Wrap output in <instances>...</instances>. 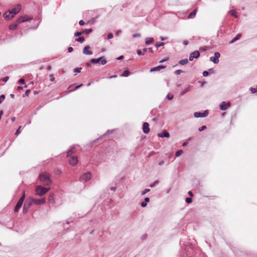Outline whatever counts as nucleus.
<instances>
[{"mask_svg": "<svg viewBox=\"0 0 257 257\" xmlns=\"http://www.w3.org/2000/svg\"><path fill=\"white\" fill-rule=\"evenodd\" d=\"M39 179L40 182L44 185H50L51 183V180L46 173H43L39 175Z\"/></svg>", "mask_w": 257, "mask_h": 257, "instance_id": "1", "label": "nucleus"}, {"mask_svg": "<svg viewBox=\"0 0 257 257\" xmlns=\"http://www.w3.org/2000/svg\"><path fill=\"white\" fill-rule=\"evenodd\" d=\"M49 188H45L41 186H38L36 189V194L38 196H42L45 194L49 190Z\"/></svg>", "mask_w": 257, "mask_h": 257, "instance_id": "2", "label": "nucleus"}, {"mask_svg": "<svg viewBox=\"0 0 257 257\" xmlns=\"http://www.w3.org/2000/svg\"><path fill=\"white\" fill-rule=\"evenodd\" d=\"M99 62H100L101 65H104L106 63L107 61L103 56L100 57L97 59H91L90 60V63L93 64H96Z\"/></svg>", "mask_w": 257, "mask_h": 257, "instance_id": "3", "label": "nucleus"}, {"mask_svg": "<svg viewBox=\"0 0 257 257\" xmlns=\"http://www.w3.org/2000/svg\"><path fill=\"white\" fill-rule=\"evenodd\" d=\"M29 199L32 204L33 203H34L37 205H43V204H45L46 202L45 199L44 198L34 199V198H29Z\"/></svg>", "mask_w": 257, "mask_h": 257, "instance_id": "4", "label": "nucleus"}, {"mask_svg": "<svg viewBox=\"0 0 257 257\" xmlns=\"http://www.w3.org/2000/svg\"><path fill=\"white\" fill-rule=\"evenodd\" d=\"M21 6L20 5V4H17L15 6H14V7L9 10L11 14L12 15H14V17L18 13H19L20 12V11H21Z\"/></svg>", "mask_w": 257, "mask_h": 257, "instance_id": "5", "label": "nucleus"}, {"mask_svg": "<svg viewBox=\"0 0 257 257\" xmlns=\"http://www.w3.org/2000/svg\"><path fill=\"white\" fill-rule=\"evenodd\" d=\"M220 53L218 52H216L214 54V56L210 57V60L214 64H217L219 62L218 58L220 57Z\"/></svg>", "mask_w": 257, "mask_h": 257, "instance_id": "6", "label": "nucleus"}, {"mask_svg": "<svg viewBox=\"0 0 257 257\" xmlns=\"http://www.w3.org/2000/svg\"><path fill=\"white\" fill-rule=\"evenodd\" d=\"M32 19V18L28 16H24L20 17L17 19V22L18 24H20V23H24V22H25L27 21H29L31 20Z\"/></svg>", "mask_w": 257, "mask_h": 257, "instance_id": "7", "label": "nucleus"}, {"mask_svg": "<svg viewBox=\"0 0 257 257\" xmlns=\"http://www.w3.org/2000/svg\"><path fill=\"white\" fill-rule=\"evenodd\" d=\"M91 178V173L89 172H87L86 173H84L81 176V180L87 181L90 180Z\"/></svg>", "mask_w": 257, "mask_h": 257, "instance_id": "8", "label": "nucleus"}, {"mask_svg": "<svg viewBox=\"0 0 257 257\" xmlns=\"http://www.w3.org/2000/svg\"><path fill=\"white\" fill-rule=\"evenodd\" d=\"M208 114V110H205L204 112H195L194 113V116L196 118L204 117L207 116Z\"/></svg>", "mask_w": 257, "mask_h": 257, "instance_id": "9", "label": "nucleus"}, {"mask_svg": "<svg viewBox=\"0 0 257 257\" xmlns=\"http://www.w3.org/2000/svg\"><path fill=\"white\" fill-rule=\"evenodd\" d=\"M230 106V103L228 102L226 103L225 101H223L219 105V108L222 110H225L228 107Z\"/></svg>", "mask_w": 257, "mask_h": 257, "instance_id": "10", "label": "nucleus"}, {"mask_svg": "<svg viewBox=\"0 0 257 257\" xmlns=\"http://www.w3.org/2000/svg\"><path fill=\"white\" fill-rule=\"evenodd\" d=\"M199 55H200L199 52L198 51H195L190 54L189 59L191 61H193V60L194 58H198Z\"/></svg>", "mask_w": 257, "mask_h": 257, "instance_id": "11", "label": "nucleus"}, {"mask_svg": "<svg viewBox=\"0 0 257 257\" xmlns=\"http://www.w3.org/2000/svg\"><path fill=\"white\" fill-rule=\"evenodd\" d=\"M31 205H32V204H31V202L30 201L29 199H27V200L25 202L24 206H23V212L24 213L27 212Z\"/></svg>", "mask_w": 257, "mask_h": 257, "instance_id": "12", "label": "nucleus"}, {"mask_svg": "<svg viewBox=\"0 0 257 257\" xmlns=\"http://www.w3.org/2000/svg\"><path fill=\"white\" fill-rule=\"evenodd\" d=\"M78 163V159L76 156H72L69 160V163L71 166H75Z\"/></svg>", "mask_w": 257, "mask_h": 257, "instance_id": "13", "label": "nucleus"}, {"mask_svg": "<svg viewBox=\"0 0 257 257\" xmlns=\"http://www.w3.org/2000/svg\"><path fill=\"white\" fill-rule=\"evenodd\" d=\"M143 130L145 134H148L150 132L149 124L148 122L143 123Z\"/></svg>", "mask_w": 257, "mask_h": 257, "instance_id": "14", "label": "nucleus"}, {"mask_svg": "<svg viewBox=\"0 0 257 257\" xmlns=\"http://www.w3.org/2000/svg\"><path fill=\"white\" fill-rule=\"evenodd\" d=\"M4 18L7 20H10L14 18V15H12L9 11L6 12L4 14Z\"/></svg>", "mask_w": 257, "mask_h": 257, "instance_id": "15", "label": "nucleus"}, {"mask_svg": "<svg viewBox=\"0 0 257 257\" xmlns=\"http://www.w3.org/2000/svg\"><path fill=\"white\" fill-rule=\"evenodd\" d=\"M90 49V47L88 46H85L83 50V53L85 55H92V52L91 51L89 50Z\"/></svg>", "mask_w": 257, "mask_h": 257, "instance_id": "16", "label": "nucleus"}, {"mask_svg": "<svg viewBox=\"0 0 257 257\" xmlns=\"http://www.w3.org/2000/svg\"><path fill=\"white\" fill-rule=\"evenodd\" d=\"M165 68H166V66H163V65L158 66L157 67L151 68L150 70V72H152L160 71V70H161L162 69H164Z\"/></svg>", "mask_w": 257, "mask_h": 257, "instance_id": "17", "label": "nucleus"}, {"mask_svg": "<svg viewBox=\"0 0 257 257\" xmlns=\"http://www.w3.org/2000/svg\"><path fill=\"white\" fill-rule=\"evenodd\" d=\"M158 137L160 138H169L170 137V134L166 131H164L162 133L158 134Z\"/></svg>", "mask_w": 257, "mask_h": 257, "instance_id": "18", "label": "nucleus"}, {"mask_svg": "<svg viewBox=\"0 0 257 257\" xmlns=\"http://www.w3.org/2000/svg\"><path fill=\"white\" fill-rule=\"evenodd\" d=\"M77 151V149L75 147H71L70 150L67 152V156H69L72 154L75 153Z\"/></svg>", "mask_w": 257, "mask_h": 257, "instance_id": "19", "label": "nucleus"}, {"mask_svg": "<svg viewBox=\"0 0 257 257\" xmlns=\"http://www.w3.org/2000/svg\"><path fill=\"white\" fill-rule=\"evenodd\" d=\"M197 11V9H195L193 12L190 13L189 14L188 16V19H192V18H193L196 16Z\"/></svg>", "mask_w": 257, "mask_h": 257, "instance_id": "20", "label": "nucleus"}, {"mask_svg": "<svg viewBox=\"0 0 257 257\" xmlns=\"http://www.w3.org/2000/svg\"><path fill=\"white\" fill-rule=\"evenodd\" d=\"M18 24L17 22L16 23H13L9 26V29L11 30H15L17 29Z\"/></svg>", "mask_w": 257, "mask_h": 257, "instance_id": "21", "label": "nucleus"}, {"mask_svg": "<svg viewBox=\"0 0 257 257\" xmlns=\"http://www.w3.org/2000/svg\"><path fill=\"white\" fill-rule=\"evenodd\" d=\"M23 204V203H21L19 201H18L15 207L14 211L15 212H17L18 210L21 207L22 205Z\"/></svg>", "mask_w": 257, "mask_h": 257, "instance_id": "22", "label": "nucleus"}, {"mask_svg": "<svg viewBox=\"0 0 257 257\" xmlns=\"http://www.w3.org/2000/svg\"><path fill=\"white\" fill-rule=\"evenodd\" d=\"M241 34H238L236 37L234 38L233 39H232V40L229 42V44H232L234 42H235V41H236L237 40H239L240 37H241Z\"/></svg>", "mask_w": 257, "mask_h": 257, "instance_id": "23", "label": "nucleus"}, {"mask_svg": "<svg viewBox=\"0 0 257 257\" xmlns=\"http://www.w3.org/2000/svg\"><path fill=\"white\" fill-rule=\"evenodd\" d=\"M154 42V39L153 38H147L146 39L145 44L147 45H149Z\"/></svg>", "mask_w": 257, "mask_h": 257, "instance_id": "24", "label": "nucleus"}, {"mask_svg": "<svg viewBox=\"0 0 257 257\" xmlns=\"http://www.w3.org/2000/svg\"><path fill=\"white\" fill-rule=\"evenodd\" d=\"M228 13L231 15L234 16L235 18H238L237 12L234 10H231L228 12Z\"/></svg>", "mask_w": 257, "mask_h": 257, "instance_id": "25", "label": "nucleus"}, {"mask_svg": "<svg viewBox=\"0 0 257 257\" xmlns=\"http://www.w3.org/2000/svg\"><path fill=\"white\" fill-rule=\"evenodd\" d=\"M130 72L128 70H124L122 73V74H121L120 75V76L121 77H127L130 75Z\"/></svg>", "mask_w": 257, "mask_h": 257, "instance_id": "26", "label": "nucleus"}, {"mask_svg": "<svg viewBox=\"0 0 257 257\" xmlns=\"http://www.w3.org/2000/svg\"><path fill=\"white\" fill-rule=\"evenodd\" d=\"M188 62V59H184L179 61V64L183 65L186 64Z\"/></svg>", "mask_w": 257, "mask_h": 257, "instance_id": "27", "label": "nucleus"}, {"mask_svg": "<svg viewBox=\"0 0 257 257\" xmlns=\"http://www.w3.org/2000/svg\"><path fill=\"white\" fill-rule=\"evenodd\" d=\"M92 32V30L91 29H86V30L82 31V34H87V35L90 34Z\"/></svg>", "mask_w": 257, "mask_h": 257, "instance_id": "28", "label": "nucleus"}, {"mask_svg": "<svg viewBox=\"0 0 257 257\" xmlns=\"http://www.w3.org/2000/svg\"><path fill=\"white\" fill-rule=\"evenodd\" d=\"M189 91H190V87H187V88H185L183 90V91L181 93L180 95H183L184 94H185L187 92H189Z\"/></svg>", "mask_w": 257, "mask_h": 257, "instance_id": "29", "label": "nucleus"}, {"mask_svg": "<svg viewBox=\"0 0 257 257\" xmlns=\"http://www.w3.org/2000/svg\"><path fill=\"white\" fill-rule=\"evenodd\" d=\"M75 41L78 42L82 43L84 41V38L83 37H80L76 39Z\"/></svg>", "mask_w": 257, "mask_h": 257, "instance_id": "30", "label": "nucleus"}, {"mask_svg": "<svg viewBox=\"0 0 257 257\" xmlns=\"http://www.w3.org/2000/svg\"><path fill=\"white\" fill-rule=\"evenodd\" d=\"M25 192L23 193V195L22 196V197L20 198V199L18 201L21 202V203H23L24 202V201L25 200Z\"/></svg>", "mask_w": 257, "mask_h": 257, "instance_id": "31", "label": "nucleus"}, {"mask_svg": "<svg viewBox=\"0 0 257 257\" xmlns=\"http://www.w3.org/2000/svg\"><path fill=\"white\" fill-rule=\"evenodd\" d=\"M174 97V96L172 94H168L166 96V98L168 100H171Z\"/></svg>", "mask_w": 257, "mask_h": 257, "instance_id": "32", "label": "nucleus"}, {"mask_svg": "<svg viewBox=\"0 0 257 257\" xmlns=\"http://www.w3.org/2000/svg\"><path fill=\"white\" fill-rule=\"evenodd\" d=\"M150 191V189H145L144 190H143L142 193H141V195L143 196V195H145L147 193L149 192Z\"/></svg>", "mask_w": 257, "mask_h": 257, "instance_id": "33", "label": "nucleus"}, {"mask_svg": "<svg viewBox=\"0 0 257 257\" xmlns=\"http://www.w3.org/2000/svg\"><path fill=\"white\" fill-rule=\"evenodd\" d=\"M158 183H159V181L156 180L155 182H154L153 183L151 184L150 185V187L151 188H153V187H155Z\"/></svg>", "mask_w": 257, "mask_h": 257, "instance_id": "34", "label": "nucleus"}, {"mask_svg": "<svg viewBox=\"0 0 257 257\" xmlns=\"http://www.w3.org/2000/svg\"><path fill=\"white\" fill-rule=\"evenodd\" d=\"M31 92V90L30 89H28L26 91L25 94L23 95V97H24L25 96H28L30 93Z\"/></svg>", "mask_w": 257, "mask_h": 257, "instance_id": "35", "label": "nucleus"}, {"mask_svg": "<svg viewBox=\"0 0 257 257\" xmlns=\"http://www.w3.org/2000/svg\"><path fill=\"white\" fill-rule=\"evenodd\" d=\"M82 68L81 67L76 68L74 69V72L76 73H79L81 71Z\"/></svg>", "mask_w": 257, "mask_h": 257, "instance_id": "36", "label": "nucleus"}, {"mask_svg": "<svg viewBox=\"0 0 257 257\" xmlns=\"http://www.w3.org/2000/svg\"><path fill=\"white\" fill-rule=\"evenodd\" d=\"M182 152H183L181 150H179V151H178L177 152H176L175 153L176 157H179L181 154H182Z\"/></svg>", "mask_w": 257, "mask_h": 257, "instance_id": "37", "label": "nucleus"}, {"mask_svg": "<svg viewBox=\"0 0 257 257\" xmlns=\"http://www.w3.org/2000/svg\"><path fill=\"white\" fill-rule=\"evenodd\" d=\"M164 45V43L163 42H161V43H158L156 44V47L157 48H159V47H160L161 46H163Z\"/></svg>", "mask_w": 257, "mask_h": 257, "instance_id": "38", "label": "nucleus"}, {"mask_svg": "<svg viewBox=\"0 0 257 257\" xmlns=\"http://www.w3.org/2000/svg\"><path fill=\"white\" fill-rule=\"evenodd\" d=\"M17 83H20V84H25V79L24 78H21L20 79L18 82H17Z\"/></svg>", "mask_w": 257, "mask_h": 257, "instance_id": "39", "label": "nucleus"}, {"mask_svg": "<svg viewBox=\"0 0 257 257\" xmlns=\"http://www.w3.org/2000/svg\"><path fill=\"white\" fill-rule=\"evenodd\" d=\"M5 99V95H1L0 96V104Z\"/></svg>", "mask_w": 257, "mask_h": 257, "instance_id": "40", "label": "nucleus"}, {"mask_svg": "<svg viewBox=\"0 0 257 257\" xmlns=\"http://www.w3.org/2000/svg\"><path fill=\"white\" fill-rule=\"evenodd\" d=\"M250 90L251 91L252 93H255L257 92V88L250 87Z\"/></svg>", "mask_w": 257, "mask_h": 257, "instance_id": "41", "label": "nucleus"}, {"mask_svg": "<svg viewBox=\"0 0 257 257\" xmlns=\"http://www.w3.org/2000/svg\"><path fill=\"white\" fill-rule=\"evenodd\" d=\"M22 128V126H19V127L18 128V129L17 130L15 134L17 135V136H18L20 133H21V128Z\"/></svg>", "mask_w": 257, "mask_h": 257, "instance_id": "42", "label": "nucleus"}, {"mask_svg": "<svg viewBox=\"0 0 257 257\" xmlns=\"http://www.w3.org/2000/svg\"><path fill=\"white\" fill-rule=\"evenodd\" d=\"M182 72H183L182 70H181L180 69H178V70H177L175 71V74L176 75H179L180 74L182 73Z\"/></svg>", "mask_w": 257, "mask_h": 257, "instance_id": "43", "label": "nucleus"}, {"mask_svg": "<svg viewBox=\"0 0 257 257\" xmlns=\"http://www.w3.org/2000/svg\"><path fill=\"white\" fill-rule=\"evenodd\" d=\"M133 38H139L141 37V35L139 33L134 34L132 35Z\"/></svg>", "mask_w": 257, "mask_h": 257, "instance_id": "44", "label": "nucleus"}, {"mask_svg": "<svg viewBox=\"0 0 257 257\" xmlns=\"http://www.w3.org/2000/svg\"><path fill=\"white\" fill-rule=\"evenodd\" d=\"M82 34V31L81 32H76L74 34L75 36L78 37Z\"/></svg>", "mask_w": 257, "mask_h": 257, "instance_id": "45", "label": "nucleus"}, {"mask_svg": "<svg viewBox=\"0 0 257 257\" xmlns=\"http://www.w3.org/2000/svg\"><path fill=\"white\" fill-rule=\"evenodd\" d=\"M186 203H190L192 202V199L191 198L188 197L186 198L185 200Z\"/></svg>", "mask_w": 257, "mask_h": 257, "instance_id": "46", "label": "nucleus"}, {"mask_svg": "<svg viewBox=\"0 0 257 257\" xmlns=\"http://www.w3.org/2000/svg\"><path fill=\"white\" fill-rule=\"evenodd\" d=\"M206 128V126L205 125H203L201 127L199 128V131L201 132Z\"/></svg>", "mask_w": 257, "mask_h": 257, "instance_id": "47", "label": "nucleus"}, {"mask_svg": "<svg viewBox=\"0 0 257 257\" xmlns=\"http://www.w3.org/2000/svg\"><path fill=\"white\" fill-rule=\"evenodd\" d=\"M137 53L139 55H144V53H142V51L140 49H139L137 51Z\"/></svg>", "mask_w": 257, "mask_h": 257, "instance_id": "48", "label": "nucleus"}, {"mask_svg": "<svg viewBox=\"0 0 257 257\" xmlns=\"http://www.w3.org/2000/svg\"><path fill=\"white\" fill-rule=\"evenodd\" d=\"M147 203H146L145 201L142 202L141 203V206L142 207H145L147 206Z\"/></svg>", "mask_w": 257, "mask_h": 257, "instance_id": "49", "label": "nucleus"}, {"mask_svg": "<svg viewBox=\"0 0 257 257\" xmlns=\"http://www.w3.org/2000/svg\"><path fill=\"white\" fill-rule=\"evenodd\" d=\"M208 74H209V73H208V71H204V72H203V76H204V77H206V76H207L208 75Z\"/></svg>", "mask_w": 257, "mask_h": 257, "instance_id": "50", "label": "nucleus"}, {"mask_svg": "<svg viewBox=\"0 0 257 257\" xmlns=\"http://www.w3.org/2000/svg\"><path fill=\"white\" fill-rule=\"evenodd\" d=\"M113 38V35L112 33H109L108 35H107V39H110L111 38Z\"/></svg>", "mask_w": 257, "mask_h": 257, "instance_id": "51", "label": "nucleus"}, {"mask_svg": "<svg viewBox=\"0 0 257 257\" xmlns=\"http://www.w3.org/2000/svg\"><path fill=\"white\" fill-rule=\"evenodd\" d=\"M50 80L51 81H54L55 80V77H54L53 75V74H51L50 75Z\"/></svg>", "mask_w": 257, "mask_h": 257, "instance_id": "52", "label": "nucleus"}, {"mask_svg": "<svg viewBox=\"0 0 257 257\" xmlns=\"http://www.w3.org/2000/svg\"><path fill=\"white\" fill-rule=\"evenodd\" d=\"M9 77L6 76V77H5L3 78V79H2V80H3L4 82H7V81L9 80Z\"/></svg>", "mask_w": 257, "mask_h": 257, "instance_id": "53", "label": "nucleus"}, {"mask_svg": "<svg viewBox=\"0 0 257 257\" xmlns=\"http://www.w3.org/2000/svg\"><path fill=\"white\" fill-rule=\"evenodd\" d=\"M121 33V30H118L115 33V35L118 36Z\"/></svg>", "mask_w": 257, "mask_h": 257, "instance_id": "54", "label": "nucleus"}, {"mask_svg": "<svg viewBox=\"0 0 257 257\" xmlns=\"http://www.w3.org/2000/svg\"><path fill=\"white\" fill-rule=\"evenodd\" d=\"M73 48H72V47H69L68 48V52L69 53H71V52H72L73 51Z\"/></svg>", "mask_w": 257, "mask_h": 257, "instance_id": "55", "label": "nucleus"}, {"mask_svg": "<svg viewBox=\"0 0 257 257\" xmlns=\"http://www.w3.org/2000/svg\"><path fill=\"white\" fill-rule=\"evenodd\" d=\"M49 199L50 201H52L53 202L54 201V196H53V195H50L49 196Z\"/></svg>", "mask_w": 257, "mask_h": 257, "instance_id": "56", "label": "nucleus"}, {"mask_svg": "<svg viewBox=\"0 0 257 257\" xmlns=\"http://www.w3.org/2000/svg\"><path fill=\"white\" fill-rule=\"evenodd\" d=\"M85 24L84 22L83 21V20H80L79 22V24L81 26H83Z\"/></svg>", "mask_w": 257, "mask_h": 257, "instance_id": "57", "label": "nucleus"}, {"mask_svg": "<svg viewBox=\"0 0 257 257\" xmlns=\"http://www.w3.org/2000/svg\"><path fill=\"white\" fill-rule=\"evenodd\" d=\"M83 85V84H81L79 85H77L76 86L75 88H74V90L77 89L78 88H79V87H81Z\"/></svg>", "mask_w": 257, "mask_h": 257, "instance_id": "58", "label": "nucleus"}, {"mask_svg": "<svg viewBox=\"0 0 257 257\" xmlns=\"http://www.w3.org/2000/svg\"><path fill=\"white\" fill-rule=\"evenodd\" d=\"M146 203L149 202L150 201V199L148 197H146L145 198V201Z\"/></svg>", "mask_w": 257, "mask_h": 257, "instance_id": "59", "label": "nucleus"}, {"mask_svg": "<svg viewBox=\"0 0 257 257\" xmlns=\"http://www.w3.org/2000/svg\"><path fill=\"white\" fill-rule=\"evenodd\" d=\"M183 43L185 46H186V45H187L188 44V42L186 40L184 41Z\"/></svg>", "mask_w": 257, "mask_h": 257, "instance_id": "60", "label": "nucleus"}, {"mask_svg": "<svg viewBox=\"0 0 257 257\" xmlns=\"http://www.w3.org/2000/svg\"><path fill=\"white\" fill-rule=\"evenodd\" d=\"M188 194H189V195L190 196H193V193H192L191 191H189V192H188Z\"/></svg>", "mask_w": 257, "mask_h": 257, "instance_id": "61", "label": "nucleus"}, {"mask_svg": "<svg viewBox=\"0 0 257 257\" xmlns=\"http://www.w3.org/2000/svg\"><path fill=\"white\" fill-rule=\"evenodd\" d=\"M164 161H161V162H160L159 163V165L161 166V165H162L163 164H164Z\"/></svg>", "mask_w": 257, "mask_h": 257, "instance_id": "62", "label": "nucleus"}, {"mask_svg": "<svg viewBox=\"0 0 257 257\" xmlns=\"http://www.w3.org/2000/svg\"><path fill=\"white\" fill-rule=\"evenodd\" d=\"M123 56H120L119 57L117 58V60H121V59H123Z\"/></svg>", "mask_w": 257, "mask_h": 257, "instance_id": "63", "label": "nucleus"}, {"mask_svg": "<svg viewBox=\"0 0 257 257\" xmlns=\"http://www.w3.org/2000/svg\"><path fill=\"white\" fill-rule=\"evenodd\" d=\"M86 65L87 67H90L91 66V63L90 62H87Z\"/></svg>", "mask_w": 257, "mask_h": 257, "instance_id": "64", "label": "nucleus"}]
</instances>
